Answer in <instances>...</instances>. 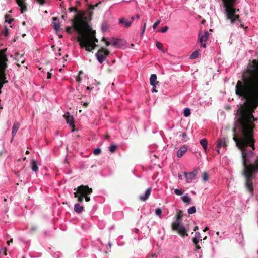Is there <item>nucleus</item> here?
Wrapping results in <instances>:
<instances>
[{"label":"nucleus","instance_id":"obj_1","mask_svg":"<svg viewBox=\"0 0 258 258\" xmlns=\"http://www.w3.org/2000/svg\"><path fill=\"white\" fill-rule=\"evenodd\" d=\"M235 94L239 97L246 100V102L241 105L238 109L239 118L237 121L241 126L242 135L237 137H233L236 146L241 150L243 170L242 174L246 179L245 185L250 192L253 190L252 180L254 174L258 172V156L253 161L251 157L254 153L252 151H248V146L254 150V139L253 131L254 125L251 123L252 121L257 120L253 115L258 106V85L244 82L237 81L235 86Z\"/></svg>","mask_w":258,"mask_h":258},{"label":"nucleus","instance_id":"obj_2","mask_svg":"<svg viewBox=\"0 0 258 258\" xmlns=\"http://www.w3.org/2000/svg\"><path fill=\"white\" fill-rule=\"evenodd\" d=\"M238 81L258 85V58L249 60L242 73L241 79Z\"/></svg>","mask_w":258,"mask_h":258},{"label":"nucleus","instance_id":"obj_3","mask_svg":"<svg viewBox=\"0 0 258 258\" xmlns=\"http://www.w3.org/2000/svg\"><path fill=\"white\" fill-rule=\"evenodd\" d=\"M223 6L225 8L226 19L230 20L231 24H234L236 22L237 25H239L241 28H244V25L240 19L239 14H236L237 12L239 11V9H236L234 7L236 4V0H222Z\"/></svg>","mask_w":258,"mask_h":258},{"label":"nucleus","instance_id":"obj_4","mask_svg":"<svg viewBox=\"0 0 258 258\" xmlns=\"http://www.w3.org/2000/svg\"><path fill=\"white\" fill-rule=\"evenodd\" d=\"M95 31L92 30L91 28L88 27V32L87 34L79 37L78 41L82 48H85L86 50L91 51L96 46L95 42H98L97 39L95 37Z\"/></svg>","mask_w":258,"mask_h":258},{"label":"nucleus","instance_id":"obj_5","mask_svg":"<svg viewBox=\"0 0 258 258\" xmlns=\"http://www.w3.org/2000/svg\"><path fill=\"white\" fill-rule=\"evenodd\" d=\"M74 190L76 191L74 193L75 198H77L78 201L80 203L83 201L85 196L89 195L92 192V188L83 185L78 186L77 189L74 188Z\"/></svg>","mask_w":258,"mask_h":258},{"label":"nucleus","instance_id":"obj_6","mask_svg":"<svg viewBox=\"0 0 258 258\" xmlns=\"http://www.w3.org/2000/svg\"><path fill=\"white\" fill-rule=\"evenodd\" d=\"M171 227L172 230L177 231L181 236L185 237L188 236L185 228L180 222H173Z\"/></svg>","mask_w":258,"mask_h":258},{"label":"nucleus","instance_id":"obj_7","mask_svg":"<svg viewBox=\"0 0 258 258\" xmlns=\"http://www.w3.org/2000/svg\"><path fill=\"white\" fill-rule=\"evenodd\" d=\"M101 4V2L96 3L95 5H89L87 10L84 12L83 17L85 20L90 21L92 19L93 15V10Z\"/></svg>","mask_w":258,"mask_h":258},{"label":"nucleus","instance_id":"obj_8","mask_svg":"<svg viewBox=\"0 0 258 258\" xmlns=\"http://www.w3.org/2000/svg\"><path fill=\"white\" fill-rule=\"evenodd\" d=\"M109 51L105 49H99L95 54L96 57L100 63H102L109 54Z\"/></svg>","mask_w":258,"mask_h":258},{"label":"nucleus","instance_id":"obj_9","mask_svg":"<svg viewBox=\"0 0 258 258\" xmlns=\"http://www.w3.org/2000/svg\"><path fill=\"white\" fill-rule=\"evenodd\" d=\"M102 41H103L105 42L107 46L112 45L116 47H119L120 44L122 41L120 39H115L113 38L110 39L109 40H107L105 38H103Z\"/></svg>","mask_w":258,"mask_h":258},{"label":"nucleus","instance_id":"obj_10","mask_svg":"<svg viewBox=\"0 0 258 258\" xmlns=\"http://www.w3.org/2000/svg\"><path fill=\"white\" fill-rule=\"evenodd\" d=\"M198 173V169H196L193 171L187 173L184 172L185 177L187 182H190L196 176Z\"/></svg>","mask_w":258,"mask_h":258},{"label":"nucleus","instance_id":"obj_11","mask_svg":"<svg viewBox=\"0 0 258 258\" xmlns=\"http://www.w3.org/2000/svg\"><path fill=\"white\" fill-rule=\"evenodd\" d=\"M227 139L225 137L219 138L217 141L216 147L220 148L221 147L226 148L227 146Z\"/></svg>","mask_w":258,"mask_h":258},{"label":"nucleus","instance_id":"obj_12","mask_svg":"<svg viewBox=\"0 0 258 258\" xmlns=\"http://www.w3.org/2000/svg\"><path fill=\"white\" fill-rule=\"evenodd\" d=\"M151 193V188H148L146 191L144 195H140L139 199L142 201H146L150 197Z\"/></svg>","mask_w":258,"mask_h":258},{"label":"nucleus","instance_id":"obj_13","mask_svg":"<svg viewBox=\"0 0 258 258\" xmlns=\"http://www.w3.org/2000/svg\"><path fill=\"white\" fill-rule=\"evenodd\" d=\"M64 117L65 118L67 123L69 124L70 126L73 125L74 123V118L72 115H71L69 113H66L64 115Z\"/></svg>","mask_w":258,"mask_h":258},{"label":"nucleus","instance_id":"obj_14","mask_svg":"<svg viewBox=\"0 0 258 258\" xmlns=\"http://www.w3.org/2000/svg\"><path fill=\"white\" fill-rule=\"evenodd\" d=\"M187 148L183 146L180 148V149L177 152V156L179 158H181L187 151Z\"/></svg>","mask_w":258,"mask_h":258},{"label":"nucleus","instance_id":"obj_15","mask_svg":"<svg viewBox=\"0 0 258 258\" xmlns=\"http://www.w3.org/2000/svg\"><path fill=\"white\" fill-rule=\"evenodd\" d=\"M54 29L56 31H58L60 29V22L57 18H53V22Z\"/></svg>","mask_w":258,"mask_h":258},{"label":"nucleus","instance_id":"obj_16","mask_svg":"<svg viewBox=\"0 0 258 258\" xmlns=\"http://www.w3.org/2000/svg\"><path fill=\"white\" fill-rule=\"evenodd\" d=\"M150 83L151 86L154 87V85H157L159 82L157 81V76L156 74H152L150 78Z\"/></svg>","mask_w":258,"mask_h":258},{"label":"nucleus","instance_id":"obj_17","mask_svg":"<svg viewBox=\"0 0 258 258\" xmlns=\"http://www.w3.org/2000/svg\"><path fill=\"white\" fill-rule=\"evenodd\" d=\"M209 36V33L207 31H205L204 32V34L202 35L200 37V38L199 39L200 42L201 43H202L203 42H206L208 39Z\"/></svg>","mask_w":258,"mask_h":258},{"label":"nucleus","instance_id":"obj_18","mask_svg":"<svg viewBox=\"0 0 258 258\" xmlns=\"http://www.w3.org/2000/svg\"><path fill=\"white\" fill-rule=\"evenodd\" d=\"M19 127H20L19 123L15 122L14 123L13 127H12V136L13 137L16 135Z\"/></svg>","mask_w":258,"mask_h":258},{"label":"nucleus","instance_id":"obj_19","mask_svg":"<svg viewBox=\"0 0 258 258\" xmlns=\"http://www.w3.org/2000/svg\"><path fill=\"white\" fill-rule=\"evenodd\" d=\"M31 164L32 171L36 173L38 170V166L36 161L34 159H32Z\"/></svg>","mask_w":258,"mask_h":258},{"label":"nucleus","instance_id":"obj_20","mask_svg":"<svg viewBox=\"0 0 258 258\" xmlns=\"http://www.w3.org/2000/svg\"><path fill=\"white\" fill-rule=\"evenodd\" d=\"M74 211L77 213H80L83 210V207L81 206L79 204L76 203L74 205Z\"/></svg>","mask_w":258,"mask_h":258},{"label":"nucleus","instance_id":"obj_21","mask_svg":"<svg viewBox=\"0 0 258 258\" xmlns=\"http://www.w3.org/2000/svg\"><path fill=\"white\" fill-rule=\"evenodd\" d=\"M200 241H202V237L200 232H197L195 234V236L192 239L193 243L199 242Z\"/></svg>","mask_w":258,"mask_h":258},{"label":"nucleus","instance_id":"obj_22","mask_svg":"<svg viewBox=\"0 0 258 258\" xmlns=\"http://www.w3.org/2000/svg\"><path fill=\"white\" fill-rule=\"evenodd\" d=\"M182 200L184 203H186L187 205L190 204L191 201V198L188 196V195H186L183 196L182 197Z\"/></svg>","mask_w":258,"mask_h":258},{"label":"nucleus","instance_id":"obj_23","mask_svg":"<svg viewBox=\"0 0 258 258\" xmlns=\"http://www.w3.org/2000/svg\"><path fill=\"white\" fill-rule=\"evenodd\" d=\"M201 145L203 146L204 150L206 151L207 149L208 141L205 138L202 139L200 141Z\"/></svg>","mask_w":258,"mask_h":258},{"label":"nucleus","instance_id":"obj_24","mask_svg":"<svg viewBox=\"0 0 258 258\" xmlns=\"http://www.w3.org/2000/svg\"><path fill=\"white\" fill-rule=\"evenodd\" d=\"M102 243L99 240H98L97 243H96V249L100 252L102 251Z\"/></svg>","mask_w":258,"mask_h":258},{"label":"nucleus","instance_id":"obj_25","mask_svg":"<svg viewBox=\"0 0 258 258\" xmlns=\"http://www.w3.org/2000/svg\"><path fill=\"white\" fill-rule=\"evenodd\" d=\"M119 23L120 24H124V26L128 28L129 27V21L126 20L125 21L124 18H121L119 20Z\"/></svg>","mask_w":258,"mask_h":258},{"label":"nucleus","instance_id":"obj_26","mask_svg":"<svg viewBox=\"0 0 258 258\" xmlns=\"http://www.w3.org/2000/svg\"><path fill=\"white\" fill-rule=\"evenodd\" d=\"M183 216L182 212L181 211H179L178 214L176 215V222H180L181 223V220Z\"/></svg>","mask_w":258,"mask_h":258},{"label":"nucleus","instance_id":"obj_27","mask_svg":"<svg viewBox=\"0 0 258 258\" xmlns=\"http://www.w3.org/2000/svg\"><path fill=\"white\" fill-rule=\"evenodd\" d=\"M199 55V50L195 51L190 56V59H194L196 58Z\"/></svg>","mask_w":258,"mask_h":258},{"label":"nucleus","instance_id":"obj_28","mask_svg":"<svg viewBox=\"0 0 258 258\" xmlns=\"http://www.w3.org/2000/svg\"><path fill=\"white\" fill-rule=\"evenodd\" d=\"M101 30L102 32H105L108 30V25L106 22H103L101 25Z\"/></svg>","mask_w":258,"mask_h":258},{"label":"nucleus","instance_id":"obj_29","mask_svg":"<svg viewBox=\"0 0 258 258\" xmlns=\"http://www.w3.org/2000/svg\"><path fill=\"white\" fill-rule=\"evenodd\" d=\"M117 149V146L115 144L111 145L109 147V151L111 153H114Z\"/></svg>","mask_w":258,"mask_h":258},{"label":"nucleus","instance_id":"obj_30","mask_svg":"<svg viewBox=\"0 0 258 258\" xmlns=\"http://www.w3.org/2000/svg\"><path fill=\"white\" fill-rule=\"evenodd\" d=\"M77 31L76 28L68 27L67 28V32L69 34H72L75 31Z\"/></svg>","mask_w":258,"mask_h":258},{"label":"nucleus","instance_id":"obj_31","mask_svg":"<svg viewBox=\"0 0 258 258\" xmlns=\"http://www.w3.org/2000/svg\"><path fill=\"white\" fill-rule=\"evenodd\" d=\"M190 110L189 108H185L183 111V114L185 117H188L190 115Z\"/></svg>","mask_w":258,"mask_h":258},{"label":"nucleus","instance_id":"obj_32","mask_svg":"<svg viewBox=\"0 0 258 258\" xmlns=\"http://www.w3.org/2000/svg\"><path fill=\"white\" fill-rule=\"evenodd\" d=\"M196 208H195V206H192L191 207H190L188 209V213L189 214H194V213H195L196 212Z\"/></svg>","mask_w":258,"mask_h":258},{"label":"nucleus","instance_id":"obj_33","mask_svg":"<svg viewBox=\"0 0 258 258\" xmlns=\"http://www.w3.org/2000/svg\"><path fill=\"white\" fill-rule=\"evenodd\" d=\"M101 150L100 148L98 147L94 149L93 153L95 155H98L100 154Z\"/></svg>","mask_w":258,"mask_h":258},{"label":"nucleus","instance_id":"obj_34","mask_svg":"<svg viewBox=\"0 0 258 258\" xmlns=\"http://www.w3.org/2000/svg\"><path fill=\"white\" fill-rule=\"evenodd\" d=\"M202 179L204 181H206L209 179V176L207 173L204 172L202 174Z\"/></svg>","mask_w":258,"mask_h":258},{"label":"nucleus","instance_id":"obj_35","mask_svg":"<svg viewBox=\"0 0 258 258\" xmlns=\"http://www.w3.org/2000/svg\"><path fill=\"white\" fill-rule=\"evenodd\" d=\"M16 2L21 8H23L25 5L24 0H16Z\"/></svg>","mask_w":258,"mask_h":258},{"label":"nucleus","instance_id":"obj_36","mask_svg":"<svg viewBox=\"0 0 258 258\" xmlns=\"http://www.w3.org/2000/svg\"><path fill=\"white\" fill-rule=\"evenodd\" d=\"M111 246H112V244L111 243V242H109L108 243V245L107 246V250L104 251V253H108L109 252H110L111 251L110 249H111Z\"/></svg>","mask_w":258,"mask_h":258},{"label":"nucleus","instance_id":"obj_37","mask_svg":"<svg viewBox=\"0 0 258 258\" xmlns=\"http://www.w3.org/2000/svg\"><path fill=\"white\" fill-rule=\"evenodd\" d=\"M162 211L160 208H157L155 210V213L157 215L161 217Z\"/></svg>","mask_w":258,"mask_h":258},{"label":"nucleus","instance_id":"obj_38","mask_svg":"<svg viewBox=\"0 0 258 258\" xmlns=\"http://www.w3.org/2000/svg\"><path fill=\"white\" fill-rule=\"evenodd\" d=\"M174 193L176 195H178V196H181V195H183V191L178 189H175L174 190Z\"/></svg>","mask_w":258,"mask_h":258},{"label":"nucleus","instance_id":"obj_39","mask_svg":"<svg viewBox=\"0 0 258 258\" xmlns=\"http://www.w3.org/2000/svg\"><path fill=\"white\" fill-rule=\"evenodd\" d=\"M156 47L160 50H162L163 46L162 44L160 42H157L156 43Z\"/></svg>","mask_w":258,"mask_h":258},{"label":"nucleus","instance_id":"obj_40","mask_svg":"<svg viewBox=\"0 0 258 258\" xmlns=\"http://www.w3.org/2000/svg\"><path fill=\"white\" fill-rule=\"evenodd\" d=\"M3 34L5 37H8L9 35V30L6 27H5V30L3 32Z\"/></svg>","mask_w":258,"mask_h":258},{"label":"nucleus","instance_id":"obj_41","mask_svg":"<svg viewBox=\"0 0 258 258\" xmlns=\"http://www.w3.org/2000/svg\"><path fill=\"white\" fill-rule=\"evenodd\" d=\"M169 29V27L167 26L164 27L163 28H162L161 30H160V31L162 32V33H165Z\"/></svg>","mask_w":258,"mask_h":258},{"label":"nucleus","instance_id":"obj_42","mask_svg":"<svg viewBox=\"0 0 258 258\" xmlns=\"http://www.w3.org/2000/svg\"><path fill=\"white\" fill-rule=\"evenodd\" d=\"M194 244L195 246V251H197V250H199L200 249H201V246L199 244V242H197V244H196V243H194Z\"/></svg>","mask_w":258,"mask_h":258},{"label":"nucleus","instance_id":"obj_43","mask_svg":"<svg viewBox=\"0 0 258 258\" xmlns=\"http://www.w3.org/2000/svg\"><path fill=\"white\" fill-rule=\"evenodd\" d=\"M160 23V21L158 20L153 25V29H155Z\"/></svg>","mask_w":258,"mask_h":258},{"label":"nucleus","instance_id":"obj_44","mask_svg":"<svg viewBox=\"0 0 258 258\" xmlns=\"http://www.w3.org/2000/svg\"><path fill=\"white\" fill-rule=\"evenodd\" d=\"M60 253L59 252H57L54 253V254L53 255V256L54 258H59L60 257Z\"/></svg>","mask_w":258,"mask_h":258},{"label":"nucleus","instance_id":"obj_45","mask_svg":"<svg viewBox=\"0 0 258 258\" xmlns=\"http://www.w3.org/2000/svg\"><path fill=\"white\" fill-rule=\"evenodd\" d=\"M38 3L41 5H43L45 3V0H36Z\"/></svg>","mask_w":258,"mask_h":258},{"label":"nucleus","instance_id":"obj_46","mask_svg":"<svg viewBox=\"0 0 258 258\" xmlns=\"http://www.w3.org/2000/svg\"><path fill=\"white\" fill-rule=\"evenodd\" d=\"M84 198L86 202H89L90 201V198L88 197V195L85 196Z\"/></svg>","mask_w":258,"mask_h":258},{"label":"nucleus","instance_id":"obj_47","mask_svg":"<svg viewBox=\"0 0 258 258\" xmlns=\"http://www.w3.org/2000/svg\"><path fill=\"white\" fill-rule=\"evenodd\" d=\"M5 21H6V22H7L8 24H11L12 19H8L7 18H6Z\"/></svg>","mask_w":258,"mask_h":258},{"label":"nucleus","instance_id":"obj_48","mask_svg":"<svg viewBox=\"0 0 258 258\" xmlns=\"http://www.w3.org/2000/svg\"><path fill=\"white\" fill-rule=\"evenodd\" d=\"M156 85H154V87H153V88L152 90V92H158V91L156 89Z\"/></svg>","mask_w":258,"mask_h":258},{"label":"nucleus","instance_id":"obj_49","mask_svg":"<svg viewBox=\"0 0 258 258\" xmlns=\"http://www.w3.org/2000/svg\"><path fill=\"white\" fill-rule=\"evenodd\" d=\"M146 23H144V25H143V30H142V35H143L144 34V32H145V28H146Z\"/></svg>","mask_w":258,"mask_h":258},{"label":"nucleus","instance_id":"obj_50","mask_svg":"<svg viewBox=\"0 0 258 258\" xmlns=\"http://www.w3.org/2000/svg\"><path fill=\"white\" fill-rule=\"evenodd\" d=\"M37 229V227L35 226H32L31 228V231H35Z\"/></svg>","mask_w":258,"mask_h":258},{"label":"nucleus","instance_id":"obj_51","mask_svg":"<svg viewBox=\"0 0 258 258\" xmlns=\"http://www.w3.org/2000/svg\"><path fill=\"white\" fill-rule=\"evenodd\" d=\"M51 75H52V74L49 73V72H48L47 73V78L48 79H50L51 78Z\"/></svg>","mask_w":258,"mask_h":258},{"label":"nucleus","instance_id":"obj_52","mask_svg":"<svg viewBox=\"0 0 258 258\" xmlns=\"http://www.w3.org/2000/svg\"><path fill=\"white\" fill-rule=\"evenodd\" d=\"M182 137L183 139H185L187 137V135L185 133H183L182 134Z\"/></svg>","mask_w":258,"mask_h":258},{"label":"nucleus","instance_id":"obj_53","mask_svg":"<svg viewBox=\"0 0 258 258\" xmlns=\"http://www.w3.org/2000/svg\"><path fill=\"white\" fill-rule=\"evenodd\" d=\"M201 47H203V48H204L206 47V43H201Z\"/></svg>","mask_w":258,"mask_h":258},{"label":"nucleus","instance_id":"obj_54","mask_svg":"<svg viewBox=\"0 0 258 258\" xmlns=\"http://www.w3.org/2000/svg\"><path fill=\"white\" fill-rule=\"evenodd\" d=\"M86 89H87V90L90 91V90H91L93 89V88L92 87H90L89 86H88L86 88Z\"/></svg>","mask_w":258,"mask_h":258},{"label":"nucleus","instance_id":"obj_55","mask_svg":"<svg viewBox=\"0 0 258 258\" xmlns=\"http://www.w3.org/2000/svg\"><path fill=\"white\" fill-rule=\"evenodd\" d=\"M88 105V103H87V102H84V106L85 107H87Z\"/></svg>","mask_w":258,"mask_h":258},{"label":"nucleus","instance_id":"obj_56","mask_svg":"<svg viewBox=\"0 0 258 258\" xmlns=\"http://www.w3.org/2000/svg\"><path fill=\"white\" fill-rule=\"evenodd\" d=\"M209 229V228L208 227H206L204 230H203V231L204 232H206V231H207Z\"/></svg>","mask_w":258,"mask_h":258},{"label":"nucleus","instance_id":"obj_57","mask_svg":"<svg viewBox=\"0 0 258 258\" xmlns=\"http://www.w3.org/2000/svg\"><path fill=\"white\" fill-rule=\"evenodd\" d=\"M198 229V226H196L195 228H194V231H196Z\"/></svg>","mask_w":258,"mask_h":258},{"label":"nucleus","instance_id":"obj_58","mask_svg":"<svg viewBox=\"0 0 258 258\" xmlns=\"http://www.w3.org/2000/svg\"><path fill=\"white\" fill-rule=\"evenodd\" d=\"M178 177H179V179H182V175H181V174H179V175H178Z\"/></svg>","mask_w":258,"mask_h":258},{"label":"nucleus","instance_id":"obj_59","mask_svg":"<svg viewBox=\"0 0 258 258\" xmlns=\"http://www.w3.org/2000/svg\"><path fill=\"white\" fill-rule=\"evenodd\" d=\"M77 81H78V82H80V78L78 77L77 78Z\"/></svg>","mask_w":258,"mask_h":258},{"label":"nucleus","instance_id":"obj_60","mask_svg":"<svg viewBox=\"0 0 258 258\" xmlns=\"http://www.w3.org/2000/svg\"><path fill=\"white\" fill-rule=\"evenodd\" d=\"M139 17H140V16H139V14H136V18L137 19H138V18H139Z\"/></svg>","mask_w":258,"mask_h":258},{"label":"nucleus","instance_id":"obj_61","mask_svg":"<svg viewBox=\"0 0 258 258\" xmlns=\"http://www.w3.org/2000/svg\"><path fill=\"white\" fill-rule=\"evenodd\" d=\"M217 151L218 152V154H220V148H218V149L217 150Z\"/></svg>","mask_w":258,"mask_h":258},{"label":"nucleus","instance_id":"obj_62","mask_svg":"<svg viewBox=\"0 0 258 258\" xmlns=\"http://www.w3.org/2000/svg\"><path fill=\"white\" fill-rule=\"evenodd\" d=\"M12 239H11V240H10L8 242L9 245H10V243H12Z\"/></svg>","mask_w":258,"mask_h":258},{"label":"nucleus","instance_id":"obj_63","mask_svg":"<svg viewBox=\"0 0 258 258\" xmlns=\"http://www.w3.org/2000/svg\"><path fill=\"white\" fill-rule=\"evenodd\" d=\"M207 239V236H205V237L203 238V240H206Z\"/></svg>","mask_w":258,"mask_h":258},{"label":"nucleus","instance_id":"obj_64","mask_svg":"<svg viewBox=\"0 0 258 258\" xmlns=\"http://www.w3.org/2000/svg\"><path fill=\"white\" fill-rule=\"evenodd\" d=\"M174 258H180V257H178V256H175V257H174Z\"/></svg>","mask_w":258,"mask_h":258}]
</instances>
